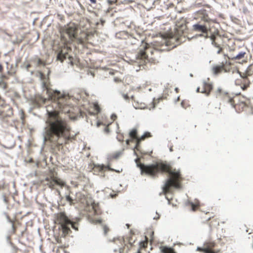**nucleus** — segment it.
<instances>
[{"label": "nucleus", "instance_id": "f257e3e1", "mask_svg": "<svg viewBox=\"0 0 253 253\" xmlns=\"http://www.w3.org/2000/svg\"><path fill=\"white\" fill-rule=\"evenodd\" d=\"M42 86L49 94L51 99L57 102V106L62 113L68 114L71 119H75L76 116L74 113V108L69 104L70 99L60 92L50 90L48 84L43 82ZM48 118L46 121V126L44 129V139L56 146L69 144L75 139L71 134V127L68 122L59 116V111L54 110L48 111Z\"/></svg>", "mask_w": 253, "mask_h": 253}, {"label": "nucleus", "instance_id": "f03ea898", "mask_svg": "<svg viewBox=\"0 0 253 253\" xmlns=\"http://www.w3.org/2000/svg\"><path fill=\"white\" fill-rule=\"evenodd\" d=\"M139 169L142 175L151 177L158 176L159 173H169V178L163 187V192L165 194L170 192L171 187L176 189L181 187V182L183 178L180 170L172 169L167 162H157L150 165H139Z\"/></svg>", "mask_w": 253, "mask_h": 253}, {"label": "nucleus", "instance_id": "7ed1b4c3", "mask_svg": "<svg viewBox=\"0 0 253 253\" xmlns=\"http://www.w3.org/2000/svg\"><path fill=\"white\" fill-rule=\"evenodd\" d=\"M54 222L60 226L63 235L65 237L71 233L70 227L78 230V224L72 221L64 212L57 213L55 216Z\"/></svg>", "mask_w": 253, "mask_h": 253}, {"label": "nucleus", "instance_id": "20e7f679", "mask_svg": "<svg viewBox=\"0 0 253 253\" xmlns=\"http://www.w3.org/2000/svg\"><path fill=\"white\" fill-rule=\"evenodd\" d=\"M135 241H133L132 237L125 240L124 238H118L115 239L113 243V249L115 253H128L131 250H134Z\"/></svg>", "mask_w": 253, "mask_h": 253}, {"label": "nucleus", "instance_id": "39448f33", "mask_svg": "<svg viewBox=\"0 0 253 253\" xmlns=\"http://www.w3.org/2000/svg\"><path fill=\"white\" fill-rule=\"evenodd\" d=\"M237 74L240 75L241 79L235 80L236 85L240 86L243 90H246L250 86L251 83L249 78L250 77L253 82V65H250L245 73H241L239 71Z\"/></svg>", "mask_w": 253, "mask_h": 253}, {"label": "nucleus", "instance_id": "423d86ee", "mask_svg": "<svg viewBox=\"0 0 253 253\" xmlns=\"http://www.w3.org/2000/svg\"><path fill=\"white\" fill-rule=\"evenodd\" d=\"M212 71L215 75H218L222 72H231L233 74H237V73H239V71L236 67L227 62L213 66Z\"/></svg>", "mask_w": 253, "mask_h": 253}, {"label": "nucleus", "instance_id": "0eeeda50", "mask_svg": "<svg viewBox=\"0 0 253 253\" xmlns=\"http://www.w3.org/2000/svg\"><path fill=\"white\" fill-rule=\"evenodd\" d=\"M14 115L13 108L4 102L0 105V120L3 122H8L9 118Z\"/></svg>", "mask_w": 253, "mask_h": 253}, {"label": "nucleus", "instance_id": "6e6552de", "mask_svg": "<svg viewBox=\"0 0 253 253\" xmlns=\"http://www.w3.org/2000/svg\"><path fill=\"white\" fill-rule=\"evenodd\" d=\"M78 29L74 23H70L64 27L61 32L62 37L67 35L69 39L73 41L76 38Z\"/></svg>", "mask_w": 253, "mask_h": 253}, {"label": "nucleus", "instance_id": "1a4fd4ad", "mask_svg": "<svg viewBox=\"0 0 253 253\" xmlns=\"http://www.w3.org/2000/svg\"><path fill=\"white\" fill-rule=\"evenodd\" d=\"M216 245L214 241L208 240L204 243L202 247H197L196 251L204 253H218L219 251L214 250Z\"/></svg>", "mask_w": 253, "mask_h": 253}, {"label": "nucleus", "instance_id": "9d476101", "mask_svg": "<svg viewBox=\"0 0 253 253\" xmlns=\"http://www.w3.org/2000/svg\"><path fill=\"white\" fill-rule=\"evenodd\" d=\"M45 180L47 182L46 185L52 190L54 189L55 184L60 186L61 188L65 185V182L60 178L55 176L53 173H52L49 176L46 177Z\"/></svg>", "mask_w": 253, "mask_h": 253}, {"label": "nucleus", "instance_id": "9b49d317", "mask_svg": "<svg viewBox=\"0 0 253 253\" xmlns=\"http://www.w3.org/2000/svg\"><path fill=\"white\" fill-rule=\"evenodd\" d=\"M93 170L94 172L103 173L106 170H110L112 171H116L118 173H120L122 171V169L121 170H115L111 168L109 166H105L104 165H95L93 168Z\"/></svg>", "mask_w": 253, "mask_h": 253}, {"label": "nucleus", "instance_id": "f8f14e48", "mask_svg": "<svg viewBox=\"0 0 253 253\" xmlns=\"http://www.w3.org/2000/svg\"><path fill=\"white\" fill-rule=\"evenodd\" d=\"M212 89V85L209 83H203L201 87H198L197 91L205 93L207 95H209Z\"/></svg>", "mask_w": 253, "mask_h": 253}, {"label": "nucleus", "instance_id": "ddd939ff", "mask_svg": "<svg viewBox=\"0 0 253 253\" xmlns=\"http://www.w3.org/2000/svg\"><path fill=\"white\" fill-rule=\"evenodd\" d=\"M71 50L70 48L64 47L61 49L60 52L58 54L57 59L63 62V60L67 58L71 59V56L68 54V51Z\"/></svg>", "mask_w": 253, "mask_h": 253}, {"label": "nucleus", "instance_id": "4468645a", "mask_svg": "<svg viewBox=\"0 0 253 253\" xmlns=\"http://www.w3.org/2000/svg\"><path fill=\"white\" fill-rule=\"evenodd\" d=\"M150 49L149 47H145L143 49H141L137 55V59L144 60V62L148 61V55L147 52Z\"/></svg>", "mask_w": 253, "mask_h": 253}, {"label": "nucleus", "instance_id": "2eb2a0df", "mask_svg": "<svg viewBox=\"0 0 253 253\" xmlns=\"http://www.w3.org/2000/svg\"><path fill=\"white\" fill-rule=\"evenodd\" d=\"M193 30L195 31L202 32L203 33H207V28L205 25H201L199 24H195L193 26Z\"/></svg>", "mask_w": 253, "mask_h": 253}, {"label": "nucleus", "instance_id": "dca6fc26", "mask_svg": "<svg viewBox=\"0 0 253 253\" xmlns=\"http://www.w3.org/2000/svg\"><path fill=\"white\" fill-rule=\"evenodd\" d=\"M247 106L246 103L244 102H241L240 103H236L235 102L233 107L238 112H240L242 111Z\"/></svg>", "mask_w": 253, "mask_h": 253}, {"label": "nucleus", "instance_id": "f3484780", "mask_svg": "<svg viewBox=\"0 0 253 253\" xmlns=\"http://www.w3.org/2000/svg\"><path fill=\"white\" fill-rule=\"evenodd\" d=\"M236 97L231 98L227 94H224L223 96L224 101L230 103L232 106L236 102Z\"/></svg>", "mask_w": 253, "mask_h": 253}, {"label": "nucleus", "instance_id": "a211bd4d", "mask_svg": "<svg viewBox=\"0 0 253 253\" xmlns=\"http://www.w3.org/2000/svg\"><path fill=\"white\" fill-rule=\"evenodd\" d=\"M211 39L212 41V43L215 46L219 48V49L217 51V53H218V54L220 53L221 52V51L222 50V48L221 47H220L219 45L216 42V41H217V40L218 39H220V37H216L214 35H212L211 37Z\"/></svg>", "mask_w": 253, "mask_h": 253}, {"label": "nucleus", "instance_id": "6ab92c4d", "mask_svg": "<svg viewBox=\"0 0 253 253\" xmlns=\"http://www.w3.org/2000/svg\"><path fill=\"white\" fill-rule=\"evenodd\" d=\"M160 249L162 253H176L173 248L166 246H162Z\"/></svg>", "mask_w": 253, "mask_h": 253}, {"label": "nucleus", "instance_id": "aec40b11", "mask_svg": "<svg viewBox=\"0 0 253 253\" xmlns=\"http://www.w3.org/2000/svg\"><path fill=\"white\" fill-rule=\"evenodd\" d=\"M90 34L89 33L83 32L81 33V38L79 39V42L81 43H84L85 41L88 39V37Z\"/></svg>", "mask_w": 253, "mask_h": 253}, {"label": "nucleus", "instance_id": "412c9836", "mask_svg": "<svg viewBox=\"0 0 253 253\" xmlns=\"http://www.w3.org/2000/svg\"><path fill=\"white\" fill-rule=\"evenodd\" d=\"M93 112L91 113L93 115H97L100 113L101 109L97 103H94L92 105Z\"/></svg>", "mask_w": 253, "mask_h": 253}, {"label": "nucleus", "instance_id": "4be33fe9", "mask_svg": "<svg viewBox=\"0 0 253 253\" xmlns=\"http://www.w3.org/2000/svg\"><path fill=\"white\" fill-rule=\"evenodd\" d=\"M129 137L133 139L137 140L139 137H137V130L136 128H133L129 132Z\"/></svg>", "mask_w": 253, "mask_h": 253}, {"label": "nucleus", "instance_id": "5701e85b", "mask_svg": "<svg viewBox=\"0 0 253 253\" xmlns=\"http://www.w3.org/2000/svg\"><path fill=\"white\" fill-rule=\"evenodd\" d=\"M246 54V53L245 52H241L238 54H237L236 56H234L232 58V59H235V60H241L244 57Z\"/></svg>", "mask_w": 253, "mask_h": 253}, {"label": "nucleus", "instance_id": "b1692460", "mask_svg": "<svg viewBox=\"0 0 253 253\" xmlns=\"http://www.w3.org/2000/svg\"><path fill=\"white\" fill-rule=\"evenodd\" d=\"M152 136L151 133L149 132H146L144 134L140 137L139 138L142 141L144 140L146 138L151 137Z\"/></svg>", "mask_w": 253, "mask_h": 253}, {"label": "nucleus", "instance_id": "393cba45", "mask_svg": "<svg viewBox=\"0 0 253 253\" xmlns=\"http://www.w3.org/2000/svg\"><path fill=\"white\" fill-rule=\"evenodd\" d=\"M122 153L121 152H116L111 155V159H118L122 155Z\"/></svg>", "mask_w": 253, "mask_h": 253}, {"label": "nucleus", "instance_id": "a878e982", "mask_svg": "<svg viewBox=\"0 0 253 253\" xmlns=\"http://www.w3.org/2000/svg\"><path fill=\"white\" fill-rule=\"evenodd\" d=\"M191 206L192 210L193 211H196L199 208V207L200 206V204L198 202H196V203H191Z\"/></svg>", "mask_w": 253, "mask_h": 253}, {"label": "nucleus", "instance_id": "bb28decb", "mask_svg": "<svg viewBox=\"0 0 253 253\" xmlns=\"http://www.w3.org/2000/svg\"><path fill=\"white\" fill-rule=\"evenodd\" d=\"M92 208L94 210V213L95 214H100L101 213V211L98 208V206L97 205H93Z\"/></svg>", "mask_w": 253, "mask_h": 253}, {"label": "nucleus", "instance_id": "cd10ccee", "mask_svg": "<svg viewBox=\"0 0 253 253\" xmlns=\"http://www.w3.org/2000/svg\"><path fill=\"white\" fill-rule=\"evenodd\" d=\"M141 141L142 140H140L139 138H138L137 139V140H136V145L135 147V149L137 151L139 150L140 143Z\"/></svg>", "mask_w": 253, "mask_h": 253}, {"label": "nucleus", "instance_id": "c85d7f7f", "mask_svg": "<svg viewBox=\"0 0 253 253\" xmlns=\"http://www.w3.org/2000/svg\"><path fill=\"white\" fill-rule=\"evenodd\" d=\"M66 200L67 201L70 203V205L73 204V199L70 195H67L66 196Z\"/></svg>", "mask_w": 253, "mask_h": 253}, {"label": "nucleus", "instance_id": "c756f323", "mask_svg": "<svg viewBox=\"0 0 253 253\" xmlns=\"http://www.w3.org/2000/svg\"><path fill=\"white\" fill-rule=\"evenodd\" d=\"M148 244L147 241L141 242L140 243V247L142 248H145Z\"/></svg>", "mask_w": 253, "mask_h": 253}, {"label": "nucleus", "instance_id": "7c9ffc66", "mask_svg": "<svg viewBox=\"0 0 253 253\" xmlns=\"http://www.w3.org/2000/svg\"><path fill=\"white\" fill-rule=\"evenodd\" d=\"M103 229L105 235H106L108 231H109V228L106 225H104L103 226Z\"/></svg>", "mask_w": 253, "mask_h": 253}, {"label": "nucleus", "instance_id": "2f4dec72", "mask_svg": "<svg viewBox=\"0 0 253 253\" xmlns=\"http://www.w3.org/2000/svg\"><path fill=\"white\" fill-rule=\"evenodd\" d=\"M117 2V0H107V2L110 5L116 3Z\"/></svg>", "mask_w": 253, "mask_h": 253}, {"label": "nucleus", "instance_id": "473e14b6", "mask_svg": "<svg viewBox=\"0 0 253 253\" xmlns=\"http://www.w3.org/2000/svg\"><path fill=\"white\" fill-rule=\"evenodd\" d=\"M135 162H136L137 166L138 168H139V165H144L143 164L141 163L139 158L136 159L135 160Z\"/></svg>", "mask_w": 253, "mask_h": 253}, {"label": "nucleus", "instance_id": "72a5a7b5", "mask_svg": "<svg viewBox=\"0 0 253 253\" xmlns=\"http://www.w3.org/2000/svg\"><path fill=\"white\" fill-rule=\"evenodd\" d=\"M38 64L39 65H44L45 64L42 60H41V59H39L38 60Z\"/></svg>", "mask_w": 253, "mask_h": 253}, {"label": "nucleus", "instance_id": "f704fd0d", "mask_svg": "<svg viewBox=\"0 0 253 253\" xmlns=\"http://www.w3.org/2000/svg\"><path fill=\"white\" fill-rule=\"evenodd\" d=\"M114 81L116 83H119L121 82V80L118 78H114Z\"/></svg>", "mask_w": 253, "mask_h": 253}, {"label": "nucleus", "instance_id": "c9c22d12", "mask_svg": "<svg viewBox=\"0 0 253 253\" xmlns=\"http://www.w3.org/2000/svg\"><path fill=\"white\" fill-rule=\"evenodd\" d=\"M117 118V116L115 115V114H113L112 116H111V119L113 120V121H115Z\"/></svg>", "mask_w": 253, "mask_h": 253}, {"label": "nucleus", "instance_id": "e433bc0d", "mask_svg": "<svg viewBox=\"0 0 253 253\" xmlns=\"http://www.w3.org/2000/svg\"><path fill=\"white\" fill-rule=\"evenodd\" d=\"M0 85H2L3 86V88L5 89L6 88V87H7V85L4 83H0Z\"/></svg>", "mask_w": 253, "mask_h": 253}, {"label": "nucleus", "instance_id": "4c0bfd02", "mask_svg": "<svg viewBox=\"0 0 253 253\" xmlns=\"http://www.w3.org/2000/svg\"><path fill=\"white\" fill-rule=\"evenodd\" d=\"M10 222L12 223V228H13L14 231H15V227L14 225V223L13 221L12 220H10Z\"/></svg>", "mask_w": 253, "mask_h": 253}, {"label": "nucleus", "instance_id": "58836bf2", "mask_svg": "<svg viewBox=\"0 0 253 253\" xmlns=\"http://www.w3.org/2000/svg\"><path fill=\"white\" fill-rule=\"evenodd\" d=\"M89 0L92 3H96V0Z\"/></svg>", "mask_w": 253, "mask_h": 253}, {"label": "nucleus", "instance_id": "ea45409f", "mask_svg": "<svg viewBox=\"0 0 253 253\" xmlns=\"http://www.w3.org/2000/svg\"><path fill=\"white\" fill-rule=\"evenodd\" d=\"M3 70V67L0 64V72H1Z\"/></svg>", "mask_w": 253, "mask_h": 253}, {"label": "nucleus", "instance_id": "a19ab883", "mask_svg": "<svg viewBox=\"0 0 253 253\" xmlns=\"http://www.w3.org/2000/svg\"><path fill=\"white\" fill-rule=\"evenodd\" d=\"M218 91L219 92V97H221V90H220V89H218Z\"/></svg>", "mask_w": 253, "mask_h": 253}, {"label": "nucleus", "instance_id": "79ce46f5", "mask_svg": "<svg viewBox=\"0 0 253 253\" xmlns=\"http://www.w3.org/2000/svg\"><path fill=\"white\" fill-rule=\"evenodd\" d=\"M105 131L107 132H109V128H108V127H106L105 128Z\"/></svg>", "mask_w": 253, "mask_h": 253}, {"label": "nucleus", "instance_id": "37998d69", "mask_svg": "<svg viewBox=\"0 0 253 253\" xmlns=\"http://www.w3.org/2000/svg\"><path fill=\"white\" fill-rule=\"evenodd\" d=\"M4 201H5V203L7 202V198L5 196H4Z\"/></svg>", "mask_w": 253, "mask_h": 253}, {"label": "nucleus", "instance_id": "c03bdc74", "mask_svg": "<svg viewBox=\"0 0 253 253\" xmlns=\"http://www.w3.org/2000/svg\"><path fill=\"white\" fill-rule=\"evenodd\" d=\"M175 90L177 93L179 92V89L177 87L175 88Z\"/></svg>", "mask_w": 253, "mask_h": 253}, {"label": "nucleus", "instance_id": "a18cd8bd", "mask_svg": "<svg viewBox=\"0 0 253 253\" xmlns=\"http://www.w3.org/2000/svg\"><path fill=\"white\" fill-rule=\"evenodd\" d=\"M129 142H130V140L128 139V140H127L126 141V143L127 145H128V144H129Z\"/></svg>", "mask_w": 253, "mask_h": 253}, {"label": "nucleus", "instance_id": "49530a36", "mask_svg": "<svg viewBox=\"0 0 253 253\" xmlns=\"http://www.w3.org/2000/svg\"><path fill=\"white\" fill-rule=\"evenodd\" d=\"M124 97H125L126 99H128V96H127V95H124Z\"/></svg>", "mask_w": 253, "mask_h": 253}, {"label": "nucleus", "instance_id": "de8ad7c7", "mask_svg": "<svg viewBox=\"0 0 253 253\" xmlns=\"http://www.w3.org/2000/svg\"><path fill=\"white\" fill-rule=\"evenodd\" d=\"M30 162H33V160L31 159V160H30Z\"/></svg>", "mask_w": 253, "mask_h": 253}, {"label": "nucleus", "instance_id": "09e8293b", "mask_svg": "<svg viewBox=\"0 0 253 253\" xmlns=\"http://www.w3.org/2000/svg\"><path fill=\"white\" fill-rule=\"evenodd\" d=\"M71 64L73 65V63L72 61H71Z\"/></svg>", "mask_w": 253, "mask_h": 253}, {"label": "nucleus", "instance_id": "8fccbe9b", "mask_svg": "<svg viewBox=\"0 0 253 253\" xmlns=\"http://www.w3.org/2000/svg\"><path fill=\"white\" fill-rule=\"evenodd\" d=\"M174 38L173 36L170 37V38Z\"/></svg>", "mask_w": 253, "mask_h": 253}, {"label": "nucleus", "instance_id": "3c124183", "mask_svg": "<svg viewBox=\"0 0 253 253\" xmlns=\"http://www.w3.org/2000/svg\"><path fill=\"white\" fill-rule=\"evenodd\" d=\"M137 253H140V251H138L137 252Z\"/></svg>", "mask_w": 253, "mask_h": 253}]
</instances>
